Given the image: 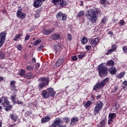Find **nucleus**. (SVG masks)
Instances as JSON below:
<instances>
[{
    "instance_id": "obj_33",
    "label": "nucleus",
    "mask_w": 127,
    "mask_h": 127,
    "mask_svg": "<svg viewBox=\"0 0 127 127\" xmlns=\"http://www.w3.org/2000/svg\"><path fill=\"white\" fill-rule=\"evenodd\" d=\"M73 39V37H72V35L71 34H68L67 35V40L69 42H71V40Z\"/></svg>"
},
{
    "instance_id": "obj_21",
    "label": "nucleus",
    "mask_w": 127,
    "mask_h": 127,
    "mask_svg": "<svg viewBox=\"0 0 127 127\" xmlns=\"http://www.w3.org/2000/svg\"><path fill=\"white\" fill-rule=\"evenodd\" d=\"M79 119L77 117H74L72 119L70 122L71 126H75L76 125V122H78Z\"/></svg>"
},
{
    "instance_id": "obj_15",
    "label": "nucleus",
    "mask_w": 127,
    "mask_h": 127,
    "mask_svg": "<svg viewBox=\"0 0 127 127\" xmlns=\"http://www.w3.org/2000/svg\"><path fill=\"white\" fill-rule=\"evenodd\" d=\"M16 14L18 18H21L22 19L25 18V16L26 15V14L22 13L20 9L17 10Z\"/></svg>"
},
{
    "instance_id": "obj_2",
    "label": "nucleus",
    "mask_w": 127,
    "mask_h": 127,
    "mask_svg": "<svg viewBox=\"0 0 127 127\" xmlns=\"http://www.w3.org/2000/svg\"><path fill=\"white\" fill-rule=\"evenodd\" d=\"M39 82L38 88L39 90H42L45 88L46 86H48L49 84V78H45V77H41L39 79Z\"/></svg>"
},
{
    "instance_id": "obj_55",
    "label": "nucleus",
    "mask_w": 127,
    "mask_h": 127,
    "mask_svg": "<svg viewBox=\"0 0 127 127\" xmlns=\"http://www.w3.org/2000/svg\"><path fill=\"white\" fill-rule=\"evenodd\" d=\"M104 67H106L103 66V64H100L99 65V66H98V70H99V68H104Z\"/></svg>"
},
{
    "instance_id": "obj_34",
    "label": "nucleus",
    "mask_w": 127,
    "mask_h": 127,
    "mask_svg": "<svg viewBox=\"0 0 127 127\" xmlns=\"http://www.w3.org/2000/svg\"><path fill=\"white\" fill-rule=\"evenodd\" d=\"M125 75V72H121L119 75H117V78H119V79H121V78H123Z\"/></svg>"
},
{
    "instance_id": "obj_39",
    "label": "nucleus",
    "mask_w": 127,
    "mask_h": 127,
    "mask_svg": "<svg viewBox=\"0 0 127 127\" xmlns=\"http://www.w3.org/2000/svg\"><path fill=\"white\" fill-rule=\"evenodd\" d=\"M26 68L27 69V70H28V71H32V70H33L34 69L33 66L29 65L26 66Z\"/></svg>"
},
{
    "instance_id": "obj_25",
    "label": "nucleus",
    "mask_w": 127,
    "mask_h": 127,
    "mask_svg": "<svg viewBox=\"0 0 127 127\" xmlns=\"http://www.w3.org/2000/svg\"><path fill=\"white\" fill-rule=\"evenodd\" d=\"M21 37H22V35H21V34H18L15 36L13 40L14 41H17L18 39H21Z\"/></svg>"
},
{
    "instance_id": "obj_51",
    "label": "nucleus",
    "mask_w": 127,
    "mask_h": 127,
    "mask_svg": "<svg viewBox=\"0 0 127 127\" xmlns=\"http://www.w3.org/2000/svg\"><path fill=\"white\" fill-rule=\"evenodd\" d=\"M40 66V64H37L35 65V68L36 70H38V69L39 68V67Z\"/></svg>"
},
{
    "instance_id": "obj_16",
    "label": "nucleus",
    "mask_w": 127,
    "mask_h": 127,
    "mask_svg": "<svg viewBox=\"0 0 127 127\" xmlns=\"http://www.w3.org/2000/svg\"><path fill=\"white\" fill-rule=\"evenodd\" d=\"M42 5V2L40 0H35L33 3V6L36 8H38L40 7Z\"/></svg>"
},
{
    "instance_id": "obj_8",
    "label": "nucleus",
    "mask_w": 127,
    "mask_h": 127,
    "mask_svg": "<svg viewBox=\"0 0 127 127\" xmlns=\"http://www.w3.org/2000/svg\"><path fill=\"white\" fill-rule=\"evenodd\" d=\"M62 121L60 118H57L52 124V127H66V126L60 125Z\"/></svg>"
},
{
    "instance_id": "obj_22",
    "label": "nucleus",
    "mask_w": 127,
    "mask_h": 127,
    "mask_svg": "<svg viewBox=\"0 0 127 127\" xmlns=\"http://www.w3.org/2000/svg\"><path fill=\"white\" fill-rule=\"evenodd\" d=\"M54 49L56 51V54L59 53V51L61 50V47L59 45H55L54 46Z\"/></svg>"
},
{
    "instance_id": "obj_19",
    "label": "nucleus",
    "mask_w": 127,
    "mask_h": 127,
    "mask_svg": "<svg viewBox=\"0 0 127 127\" xmlns=\"http://www.w3.org/2000/svg\"><path fill=\"white\" fill-rule=\"evenodd\" d=\"M51 38L53 40H58V39H60V35L54 33L52 35Z\"/></svg>"
},
{
    "instance_id": "obj_60",
    "label": "nucleus",
    "mask_w": 127,
    "mask_h": 127,
    "mask_svg": "<svg viewBox=\"0 0 127 127\" xmlns=\"http://www.w3.org/2000/svg\"><path fill=\"white\" fill-rule=\"evenodd\" d=\"M37 17H39V15L38 14H35V18H37Z\"/></svg>"
},
{
    "instance_id": "obj_32",
    "label": "nucleus",
    "mask_w": 127,
    "mask_h": 127,
    "mask_svg": "<svg viewBox=\"0 0 127 127\" xmlns=\"http://www.w3.org/2000/svg\"><path fill=\"white\" fill-rule=\"evenodd\" d=\"M10 118L11 120H13L15 122H16V120H17V116L15 115L11 114Z\"/></svg>"
},
{
    "instance_id": "obj_61",
    "label": "nucleus",
    "mask_w": 127,
    "mask_h": 127,
    "mask_svg": "<svg viewBox=\"0 0 127 127\" xmlns=\"http://www.w3.org/2000/svg\"><path fill=\"white\" fill-rule=\"evenodd\" d=\"M0 81H3V77L2 76L0 77Z\"/></svg>"
},
{
    "instance_id": "obj_10",
    "label": "nucleus",
    "mask_w": 127,
    "mask_h": 127,
    "mask_svg": "<svg viewBox=\"0 0 127 127\" xmlns=\"http://www.w3.org/2000/svg\"><path fill=\"white\" fill-rule=\"evenodd\" d=\"M56 17L58 20L65 21L67 19V15L64 14L62 12H59L56 15Z\"/></svg>"
},
{
    "instance_id": "obj_40",
    "label": "nucleus",
    "mask_w": 127,
    "mask_h": 127,
    "mask_svg": "<svg viewBox=\"0 0 127 127\" xmlns=\"http://www.w3.org/2000/svg\"><path fill=\"white\" fill-rule=\"evenodd\" d=\"M5 55L3 52H0V59H4Z\"/></svg>"
},
{
    "instance_id": "obj_44",
    "label": "nucleus",
    "mask_w": 127,
    "mask_h": 127,
    "mask_svg": "<svg viewBox=\"0 0 127 127\" xmlns=\"http://www.w3.org/2000/svg\"><path fill=\"white\" fill-rule=\"evenodd\" d=\"M71 60H72V61H76L78 60V58H77V56H73L71 57Z\"/></svg>"
},
{
    "instance_id": "obj_24",
    "label": "nucleus",
    "mask_w": 127,
    "mask_h": 127,
    "mask_svg": "<svg viewBox=\"0 0 127 127\" xmlns=\"http://www.w3.org/2000/svg\"><path fill=\"white\" fill-rule=\"evenodd\" d=\"M32 77H33L32 73L31 72L27 73L24 76V78L27 79H32Z\"/></svg>"
},
{
    "instance_id": "obj_1",
    "label": "nucleus",
    "mask_w": 127,
    "mask_h": 127,
    "mask_svg": "<svg viewBox=\"0 0 127 127\" xmlns=\"http://www.w3.org/2000/svg\"><path fill=\"white\" fill-rule=\"evenodd\" d=\"M99 13V11L96 9H89L86 11L85 16L89 21H91L92 23H95L98 19L97 14Z\"/></svg>"
},
{
    "instance_id": "obj_59",
    "label": "nucleus",
    "mask_w": 127,
    "mask_h": 127,
    "mask_svg": "<svg viewBox=\"0 0 127 127\" xmlns=\"http://www.w3.org/2000/svg\"><path fill=\"white\" fill-rule=\"evenodd\" d=\"M123 85H125V86H127V81L126 80L123 82Z\"/></svg>"
},
{
    "instance_id": "obj_58",
    "label": "nucleus",
    "mask_w": 127,
    "mask_h": 127,
    "mask_svg": "<svg viewBox=\"0 0 127 127\" xmlns=\"http://www.w3.org/2000/svg\"><path fill=\"white\" fill-rule=\"evenodd\" d=\"M32 62H33V63H36V60L35 59V58H33L32 59Z\"/></svg>"
},
{
    "instance_id": "obj_36",
    "label": "nucleus",
    "mask_w": 127,
    "mask_h": 127,
    "mask_svg": "<svg viewBox=\"0 0 127 127\" xmlns=\"http://www.w3.org/2000/svg\"><path fill=\"white\" fill-rule=\"evenodd\" d=\"M41 41H42V40H37L34 43V46H37V45H38L39 43H41Z\"/></svg>"
},
{
    "instance_id": "obj_28",
    "label": "nucleus",
    "mask_w": 127,
    "mask_h": 127,
    "mask_svg": "<svg viewBox=\"0 0 127 127\" xmlns=\"http://www.w3.org/2000/svg\"><path fill=\"white\" fill-rule=\"evenodd\" d=\"M92 105V102L91 101H88L87 102H84L83 103V106L85 108H87L88 107H90Z\"/></svg>"
},
{
    "instance_id": "obj_7",
    "label": "nucleus",
    "mask_w": 127,
    "mask_h": 127,
    "mask_svg": "<svg viewBox=\"0 0 127 127\" xmlns=\"http://www.w3.org/2000/svg\"><path fill=\"white\" fill-rule=\"evenodd\" d=\"M53 3H54L56 6H60L61 7H64L67 5V2L64 0H52Z\"/></svg>"
},
{
    "instance_id": "obj_38",
    "label": "nucleus",
    "mask_w": 127,
    "mask_h": 127,
    "mask_svg": "<svg viewBox=\"0 0 127 127\" xmlns=\"http://www.w3.org/2000/svg\"><path fill=\"white\" fill-rule=\"evenodd\" d=\"M100 127H106V121L105 120H102L100 122Z\"/></svg>"
},
{
    "instance_id": "obj_3",
    "label": "nucleus",
    "mask_w": 127,
    "mask_h": 127,
    "mask_svg": "<svg viewBox=\"0 0 127 127\" xmlns=\"http://www.w3.org/2000/svg\"><path fill=\"white\" fill-rule=\"evenodd\" d=\"M110 81V78L106 77L103 79L101 82L97 83L94 87L93 90L94 91H98L99 89H102L103 87H105L106 84H108Z\"/></svg>"
},
{
    "instance_id": "obj_46",
    "label": "nucleus",
    "mask_w": 127,
    "mask_h": 127,
    "mask_svg": "<svg viewBox=\"0 0 127 127\" xmlns=\"http://www.w3.org/2000/svg\"><path fill=\"white\" fill-rule=\"evenodd\" d=\"M116 49H117V46L116 45H113L112 46V50L115 52V50H116Z\"/></svg>"
},
{
    "instance_id": "obj_50",
    "label": "nucleus",
    "mask_w": 127,
    "mask_h": 127,
    "mask_svg": "<svg viewBox=\"0 0 127 127\" xmlns=\"http://www.w3.org/2000/svg\"><path fill=\"white\" fill-rule=\"evenodd\" d=\"M11 90L13 93H16L17 92V90L15 89V87H11Z\"/></svg>"
},
{
    "instance_id": "obj_57",
    "label": "nucleus",
    "mask_w": 127,
    "mask_h": 127,
    "mask_svg": "<svg viewBox=\"0 0 127 127\" xmlns=\"http://www.w3.org/2000/svg\"><path fill=\"white\" fill-rule=\"evenodd\" d=\"M102 98V95L100 94L96 96V99L99 100V99H101Z\"/></svg>"
},
{
    "instance_id": "obj_20",
    "label": "nucleus",
    "mask_w": 127,
    "mask_h": 127,
    "mask_svg": "<svg viewBox=\"0 0 127 127\" xmlns=\"http://www.w3.org/2000/svg\"><path fill=\"white\" fill-rule=\"evenodd\" d=\"M51 120V118L49 116H46L44 118L42 119L41 122L42 124H45L47 122H49Z\"/></svg>"
},
{
    "instance_id": "obj_5",
    "label": "nucleus",
    "mask_w": 127,
    "mask_h": 127,
    "mask_svg": "<svg viewBox=\"0 0 127 127\" xmlns=\"http://www.w3.org/2000/svg\"><path fill=\"white\" fill-rule=\"evenodd\" d=\"M95 106L93 113L95 116H97V115L100 113V111H101L102 109H103V107H104V103L100 101H97L95 104Z\"/></svg>"
},
{
    "instance_id": "obj_35",
    "label": "nucleus",
    "mask_w": 127,
    "mask_h": 127,
    "mask_svg": "<svg viewBox=\"0 0 127 127\" xmlns=\"http://www.w3.org/2000/svg\"><path fill=\"white\" fill-rule=\"evenodd\" d=\"M10 86L11 88H15V81L12 80L10 82Z\"/></svg>"
},
{
    "instance_id": "obj_27",
    "label": "nucleus",
    "mask_w": 127,
    "mask_h": 127,
    "mask_svg": "<svg viewBox=\"0 0 127 127\" xmlns=\"http://www.w3.org/2000/svg\"><path fill=\"white\" fill-rule=\"evenodd\" d=\"M108 22V16H105L101 19V23L103 24H106Z\"/></svg>"
},
{
    "instance_id": "obj_56",
    "label": "nucleus",
    "mask_w": 127,
    "mask_h": 127,
    "mask_svg": "<svg viewBox=\"0 0 127 127\" xmlns=\"http://www.w3.org/2000/svg\"><path fill=\"white\" fill-rule=\"evenodd\" d=\"M43 48H44L43 46H40L39 48H38V50H40V51L41 50H43Z\"/></svg>"
},
{
    "instance_id": "obj_11",
    "label": "nucleus",
    "mask_w": 127,
    "mask_h": 127,
    "mask_svg": "<svg viewBox=\"0 0 127 127\" xmlns=\"http://www.w3.org/2000/svg\"><path fill=\"white\" fill-rule=\"evenodd\" d=\"M117 117V114L110 113L108 116V125H112L114 123V119Z\"/></svg>"
},
{
    "instance_id": "obj_18",
    "label": "nucleus",
    "mask_w": 127,
    "mask_h": 127,
    "mask_svg": "<svg viewBox=\"0 0 127 127\" xmlns=\"http://www.w3.org/2000/svg\"><path fill=\"white\" fill-rule=\"evenodd\" d=\"M109 71L111 75H115L117 74V69L115 66H112L109 69Z\"/></svg>"
},
{
    "instance_id": "obj_63",
    "label": "nucleus",
    "mask_w": 127,
    "mask_h": 127,
    "mask_svg": "<svg viewBox=\"0 0 127 127\" xmlns=\"http://www.w3.org/2000/svg\"><path fill=\"white\" fill-rule=\"evenodd\" d=\"M26 115H29V112H27L26 113Z\"/></svg>"
},
{
    "instance_id": "obj_30",
    "label": "nucleus",
    "mask_w": 127,
    "mask_h": 127,
    "mask_svg": "<svg viewBox=\"0 0 127 127\" xmlns=\"http://www.w3.org/2000/svg\"><path fill=\"white\" fill-rule=\"evenodd\" d=\"M26 73V72L25 71V70H24V69H20L19 71V75H20V76H24Z\"/></svg>"
},
{
    "instance_id": "obj_52",
    "label": "nucleus",
    "mask_w": 127,
    "mask_h": 127,
    "mask_svg": "<svg viewBox=\"0 0 127 127\" xmlns=\"http://www.w3.org/2000/svg\"><path fill=\"white\" fill-rule=\"evenodd\" d=\"M30 38V36L29 35H27L25 38V40H29Z\"/></svg>"
},
{
    "instance_id": "obj_12",
    "label": "nucleus",
    "mask_w": 127,
    "mask_h": 127,
    "mask_svg": "<svg viewBox=\"0 0 127 127\" xmlns=\"http://www.w3.org/2000/svg\"><path fill=\"white\" fill-rule=\"evenodd\" d=\"M89 41L91 43L92 47L95 48L98 45V43L100 42V40H99V37H96V38L90 39Z\"/></svg>"
},
{
    "instance_id": "obj_45",
    "label": "nucleus",
    "mask_w": 127,
    "mask_h": 127,
    "mask_svg": "<svg viewBox=\"0 0 127 127\" xmlns=\"http://www.w3.org/2000/svg\"><path fill=\"white\" fill-rule=\"evenodd\" d=\"M123 50L124 53H127V47L126 46H124L123 48Z\"/></svg>"
},
{
    "instance_id": "obj_62",
    "label": "nucleus",
    "mask_w": 127,
    "mask_h": 127,
    "mask_svg": "<svg viewBox=\"0 0 127 127\" xmlns=\"http://www.w3.org/2000/svg\"><path fill=\"white\" fill-rule=\"evenodd\" d=\"M65 120H66V121H70V119L68 117H65Z\"/></svg>"
},
{
    "instance_id": "obj_29",
    "label": "nucleus",
    "mask_w": 127,
    "mask_h": 127,
    "mask_svg": "<svg viewBox=\"0 0 127 127\" xmlns=\"http://www.w3.org/2000/svg\"><path fill=\"white\" fill-rule=\"evenodd\" d=\"M4 108H5V111L7 112L9 111V110H11V108H12V106L11 105H9V104L8 105H5Z\"/></svg>"
},
{
    "instance_id": "obj_13",
    "label": "nucleus",
    "mask_w": 127,
    "mask_h": 127,
    "mask_svg": "<svg viewBox=\"0 0 127 127\" xmlns=\"http://www.w3.org/2000/svg\"><path fill=\"white\" fill-rule=\"evenodd\" d=\"M0 104H2L3 107H4L5 105L8 106V105H9V101L7 100V98L1 97L0 98Z\"/></svg>"
},
{
    "instance_id": "obj_54",
    "label": "nucleus",
    "mask_w": 127,
    "mask_h": 127,
    "mask_svg": "<svg viewBox=\"0 0 127 127\" xmlns=\"http://www.w3.org/2000/svg\"><path fill=\"white\" fill-rule=\"evenodd\" d=\"M14 103H16V104H18V105H22V101H16V102H14Z\"/></svg>"
},
{
    "instance_id": "obj_23",
    "label": "nucleus",
    "mask_w": 127,
    "mask_h": 127,
    "mask_svg": "<svg viewBox=\"0 0 127 127\" xmlns=\"http://www.w3.org/2000/svg\"><path fill=\"white\" fill-rule=\"evenodd\" d=\"M81 42L82 45H85V44H87V43H88V39L85 36H83L81 40Z\"/></svg>"
},
{
    "instance_id": "obj_4",
    "label": "nucleus",
    "mask_w": 127,
    "mask_h": 127,
    "mask_svg": "<svg viewBox=\"0 0 127 127\" xmlns=\"http://www.w3.org/2000/svg\"><path fill=\"white\" fill-rule=\"evenodd\" d=\"M55 94L56 93L52 88H48L47 90H43L42 91L43 97V98H45V99H48L50 95L51 97H54Z\"/></svg>"
},
{
    "instance_id": "obj_6",
    "label": "nucleus",
    "mask_w": 127,
    "mask_h": 127,
    "mask_svg": "<svg viewBox=\"0 0 127 127\" xmlns=\"http://www.w3.org/2000/svg\"><path fill=\"white\" fill-rule=\"evenodd\" d=\"M100 77L105 78L108 75V67H99L98 70Z\"/></svg>"
},
{
    "instance_id": "obj_47",
    "label": "nucleus",
    "mask_w": 127,
    "mask_h": 127,
    "mask_svg": "<svg viewBox=\"0 0 127 127\" xmlns=\"http://www.w3.org/2000/svg\"><path fill=\"white\" fill-rule=\"evenodd\" d=\"M119 24L121 25V26H123L124 24H125V20H121L119 23Z\"/></svg>"
},
{
    "instance_id": "obj_64",
    "label": "nucleus",
    "mask_w": 127,
    "mask_h": 127,
    "mask_svg": "<svg viewBox=\"0 0 127 127\" xmlns=\"http://www.w3.org/2000/svg\"><path fill=\"white\" fill-rule=\"evenodd\" d=\"M1 125H2V123L1 122H0V127H1Z\"/></svg>"
},
{
    "instance_id": "obj_53",
    "label": "nucleus",
    "mask_w": 127,
    "mask_h": 127,
    "mask_svg": "<svg viewBox=\"0 0 127 127\" xmlns=\"http://www.w3.org/2000/svg\"><path fill=\"white\" fill-rule=\"evenodd\" d=\"M108 34L110 36V37H113V35H114V33L112 31H110L108 32Z\"/></svg>"
},
{
    "instance_id": "obj_31",
    "label": "nucleus",
    "mask_w": 127,
    "mask_h": 127,
    "mask_svg": "<svg viewBox=\"0 0 127 127\" xmlns=\"http://www.w3.org/2000/svg\"><path fill=\"white\" fill-rule=\"evenodd\" d=\"M85 15V12L84 11H79L77 15V17H82L83 15Z\"/></svg>"
},
{
    "instance_id": "obj_49",
    "label": "nucleus",
    "mask_w": 127,
    "mask_h": 127,
    "mask_svg": "<svg viewBox=\"0 0 127 127\" xmlns=\"http://www.w3.org/2000/svg\"><path fill=\"white\" fill-rule=\"evenodd\" d=\"M99 2H101L102 4H104V3H106L107 2V0H99Z\"/></svg>"
},
{
    "instance_id": "obj_37",
    "label": "nucleus",
    "mask_w": 127,
    "mask_h": 127,
    "mask_svg": "<svg viewBox=\"0 0 127 127\" xmlns=\"http://www.w3.org/2000/svg\"><path fill=\"white\" fill-rule=\"evenodd\" d=\"M15 98H16V95H12L11 96V100L12 102H13L14 103H16Z\"/></svg>"
},
{
    "instance_id": "obj_26",
    "label": "nucleus",
    "mask_w": 127,
    "mask_h": 127,
    "mask_svg": "<svg viewBox=\"0 0 127 127\" xmlns=\"http://www.w3.org/2000/svg\"><path fill=\"white\" fill-rule=\"evenodd\" d=\"M106 65H107V66H112V67H114L115 62L113 60L108 61L106 63Z\"/></svg>"
},
{
    "instance_id": "obj_17",
    "label": "nucleus",
    "mask_w": 127,
    "mask_h": 127,
    "mask_svg": "<svg viewBox=\"0 0 127 127\" xmlns=\"http://www.w3.org/2000/svg\"><path fill=\"white\" fill-rule=\"evenodd\" d=\"M54 31V28H50L49 30L44 29L43 30V33L45 35H49V34H50V33H51L52 32H53Z\"/></svg>"
},
{
    "instance_id": "obj_48",
    "label": "nucleus",
    "mask_w": 127,
    "mask_h": 127,
    "mask_svg": "<svg viewBox=\"0 0 127 127\" xmlns=\"http://www.w3.org/2000/svg\"><path fill=\"white\" fill-rule=\"evenodd\" d=\"M91 45H87L85 47L86 50H91Z\"/></svg>"
},
{
    "instance_id": "obj_41",
    "label": "nucleus",
    "mask_w": 127,
    "mask_h": 127,
    "mask_svg": "<svg viewBox=\"0 0 127 127\" xmlns=\"http://www.w3.org/2000/svg\"><path fill=\"white\" fill-rule=\"evenodd\" d=\"M17 49L19 50V51H21L22 50V46L21 45H18L16 46Z\"/></svg>"
},
{
    "instance_id": "obj_42",
    "label": "nucleus",
    "mask_w": 127,
    "mask_h": 127,
    "mask_svg": "<svg viewBox=\"0 0 127 127\" xmlns=\"http://www.w3.org/2000/svg\"><path fill=\"white\" fill-rule=\"evenodd\" d=\"M84 56H85V54H80L78 56V57L79 59H82V58H84Z\"/></svg>"
},
{
    "instance_id": "obj_14",
    "label": "nucleus",
    "mask_w": 127,
    "mask_h": 127,
    "mask_svg": "<svg viewBox=\"0 0 127 127\" xmlns=\"http://www.w3.org/2000/svg\"><path fill=\"white\" fill-rule=\"evenodd\" d=\"M65 57L64 56H61L59 58V60L56 62V65L57 67H59V66H61L63 63H64V61H65Z\"/></svg>"
},
{
    "instance_id": "obj_43",
    "label": "nucleus",
    "mask_w": 127,
    "mask_h": 127,
    "mask_svg": "<svg viewBox=\"0 0 127 127\" xmlns=\"http://www.w3.org/2000/svg\"><path fill=\"white\" fill-rule=\"evenodd\" d=\"M113 52H115L112 49H110L108 51V52L107 53V55H109L110 54H112V53H113Z\"/></svg>"
},
{
    "instance_id": "obj_9",
    "label": "nucleus",
    "mask_w": 127,
    "mask_h": 127,
    "mask_svg": "<svg viewBox=\"0 0 127 127\" xmlns=\"http://www.w3.org/2000/svg\"><path fill=\"white\" fill-rule=\"evenodd\" d=\"M6 36V32L3 31L0 33V48L2 47L5 42V37Z\"/></svg>"
}]
</instances>
